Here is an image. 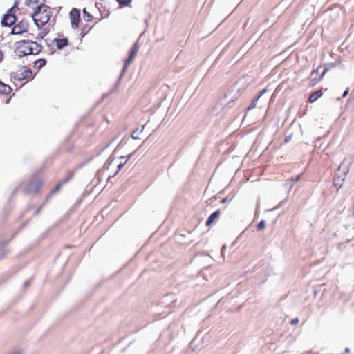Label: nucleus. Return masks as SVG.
Masks as SVG:
<instances>
[{"label": "nucleus", "mask_w": 354, "mask_h": 354, "mask_svg": "<svg viewBox=\"0 0 354 354\" xmlns=\"http://www.w3.org/2000/svg\"><path fill=\"white\" fill-rule=\"evenodd\" d=\"M227 198H225L222 199L221 203H226V202H227Z\"/></svg>", "instance_id": "c756f323"}, {"label": "nucleus", "mask_w": 354, "mask_h": 354, "mask_svg": "<svg viewBox=\"0 0 354 354\" xmlns=\"http://www.w3.org/2000/svg\"><path fill=\"white\" fill-rule=\"evenodd\" d=\"M298 322H299L298 318H295V319H292V321H291V324L293 325L297 324Z\"/></svg>", "instance_id": "5701e85b"}, {"label": "nucleus", "mask_w": 354, "mask_h": 354, "mask_svg": "<svg viewBox=\"0 0 354 354\" xmlns=\"http://www.w3.org/2000/svg\"><path fill=\"white\" fill-rule=\"evenodd\" d=\"M265 227H266V221H265L264 220L261 221L258 223V225H257V228H258L259 230H263V229H264V228H265Z\"/></svg>", "instance_id": "aec40b11"}, {"label": "nucleus", "mask_w": 354, "mask_h": 354, "mask_svg": "<svg viewBox=\"0 0 354 354\" xmlns=\"http://www.w3.org/2000/svg\"><path fill=\"white\" fill-rule=\"evenodd\" d=\"M348 171V165L346 162L343 161L339 166L337 174H336L333 181V185L337 189H339L342 187L346 176Z\"/></svg>", "instance_id": "7ed1b4c3"}, {"label": "nucleus", "mask_w": 354, "mask_h": 354, "mask_svg": "<svg viewBox=\"0 0 354 354\" xmlns=\"http://www.w3.org/2000/svg\"><path fill=\"white\" fill-rule=\"evenodd\" d=\"M144 128H145V126H142V129H143ZM142 130L140 131V132H142Z\"/></svg>", "instance_id": "c9c22d12"}, {"label": "nucleus", "mask_w": 354, "mask_h": 354, "mask_svg": "<svg viewBox=\"0 0 354 354\" xmlns=\"http://www.w3.org/2000/svg\"><path fill=\"white\" fill-rule=\"evenodd\" d=\"M313 354H319V353H313Z\"/></svg>", "instance_id": "e433bc0d"}, {"label": "nucleus", "mask_w": 354, "mask_h": 354, "mask_svg": "<svg viewBox=\"0 0 354 354\" xmlns=\"http://www.w3.org/2000/svg\"><path fill=\"white\" fill-rule=\"evenodd\" d=\"M46 64V60L44 59H39L35 62L34 67L40 69Z\"/></svg>", "instance_id": "2eb2a0df"}, {"label": "nucleus", "mask_w": 354, "mask_h": 354, "mask_svg": "<svg viewBox=\"0 0 354 354\" xmlns=\"http://www.w3.org/2000/svg\"><path fill=\"white\" fill-rule=\"evenodd\" d=\"M225 245H223L222 248V250H221L222 253L223 252V250H225Z\"/></svg>", "instance_id": "473e14b6"}, {"label": "nucleus", "mask_w": 354, "mask_h": 354, "mask_svg": "<svg viewBox=\"0 0 354 354\" xmlns=\"http://www.w3.org/2000/svg\"><path fill=\"white\" fill-rule=\"evenodd\" d=\"M348 93H349V90H348V88H347V89H346V90L343 93V94H342V97H346V96L348 95Z\"/></svg>", "instance_id": "393cba45"}, {"label": "nucleus", "mask_w": 354, "mask_h": 354, "mask_svg": "<svg viewBox=\"0 0 354 354\" xmlns=\"http://www.w3.org/2000/svg\"><path fill=\"white\" fill-rule=\"evenodd\" d=\"M308 353H312L311 351H308Z\"/></svg>", "instance_id": "f704fd0d"}, {"label": "nucleus", "mask_w": 354, "mask_h": 354, "mask_svg": "<svg viewBox=\"0 0 354 354\" xmlns=\"http://www.w3.org/2000/svg\"><path fill=\"white\" fill-rule=\"evenodd\" d=\"M124 165V163H120L118 166V171H116L118 172Z\"/></svg>", "instance_id": "4be33fe9"}, {"label": "nucleus", "mask_w": 354, "mask_h": 354, "mask_svg": "<svg viewBox=\"0 0 354 354\" xmlns=\"http://www.w3.org/2000/svg\"><path fill=\"white\" fill-rule=\"evenodd\" d=\"M41 46L35 41H23L19 43L17 48V54L19 57H23L29 55H37L41 50Z\"/></svg>", "instance_id": "f03ea898"}, {"label": "nucleus", "mask_w": 354, "mask_h": 354, "mask_svg": "<svg viewBox=\"0 0 354 354\" xmlns=\"http://www.w3.org/2000/svg\"><path fill=\"white\" fill-rule=\"evenodd\" d=\"M322 95V92L321 90L316 91L313 92L309 97L310 102H315L318 98H319Z\"/></svg>", "instance_id": "ddd939ff"}, {"label": "nucleus", "mask_w": 354, "mask_h": 354, "mask_svg": "<svg viewBox=\"0 0 354 354\" xmlns=\"http://www.w3.org/2000/svg\"><path fill=\"white\" fill-rule=\"evenodd\" d=\"M220 215V212L218 210L215 211L213 212L207 218L206 221V225L209 226L210 225L215 219H216Z\"/></svg>", "instance_id": "f8f14e48"}, {"label": "nucleus", "mask_w": 354, "mask_h": 354, "mask_svg": "<svg viewBox=\"0 0 354 354\" xmlns=\"http://www.w3.org/2000/svg\"><path fill=\"white\" fill-rule=\"evenodd\" d=\"M31 17L37 26H43L51 17L50 8L48 6L41 3L36 6Z\"/></svg>", "instance_id": "f257e3e1"}, {"label": "nucleus", "mask_w": 354, "mask_h": 354, "mask_svg": "<svg viewBox=\"0 0 354 354\" xmlns=\"http://www.w3.org/2000/svg\"><path fill=\"white\" fill-rule=\"evenodd\" d=\"M139 133L140 132L138 131V130L134 131L131 135L132 138L134 140L139 139V137H138Z\"/></svg>", "instance_id": "412c9836"}, {"label": "nucleus", "mask_w": 354, "mask_h": 354, "mask_svg": "<svg viewBox=\"0 0 354 354\" xmlns=\"http://www.w3.org/2000/svg\"><path fill=\"white\" fill-rule=\"evenodd\" d=\"M40 0H25V4L28 6H31L33 9H35V8H34L33 6L35 5L38 6L37 3Z\"/></svg>", "instance_id": "f3484780"}, {"label": "nucleus", "mask_w": 354, "mask_h": 354, "mask_svg": "<svg viewBox=\"0 0 354 354\" xmlns=\"http://www.w3.org/2000/svg\"><path fill=\"white\" fill-rule=\"evenodd\" d=\"M17 10V3H15L12 8L7 10L6 13L3 15L1 19V25L3 26L10 27L15 23L17 21L16 12Z\"/></svg>", "instance_id": "20e7f679"}, {"label": "nucleus", "mask_w": 354, "mask_h": 354, "mask_svg": "<svg viewBox=\"0 0 354 354\" xmlns=\"http://www.w3.org/2000/svg\"><path fill=\"white\" fill-rule=\"evenodd\" d=\"M21 75L20 78L21 79L29 78L32 76V71L30 69H26L21 73Z\"/></svg>", "instance_id": "dca6fc26"}, {"label": "nucleus", "mask_w": 354, "mask_h": 354, "mask_svg": "<svg viewBox=\"0 0 354 354\" xmlns=\"http://www.w3.org/2000/svg\"><path fill=\"white\" fill-rule=\"evenodd\" d=\"M61 186V184L60 185H58L57 187V189H58L59 188V187Z\"/></svg>", "instance_id": "72a5a7b5"}, {"label": "nucleus", "mask_w": 354, "mask_h": 354, "mask_svg": "<svg viewBox=\"0 0 354 354\" xmlns=\"http://www.w3.org/2000/svg\"><path fill=\"white\" fill-rule=\"evenodd\" d=\"M138 52V47L136 44H135L132 48V50L129 54V57L125 60L124 66L122 70V72L121 73V76L123 75L124 71L127 70L128 66L130 65V64L132 62L133 59H134V57Z\"/></svg>", "instance_id": "0eeeda50"}, {"label": "nucleus", "mask_w": 354, "mask_h": 354, "mask_svg": "<svg viewBox=\"0 0 354 354\" xmlns=\"http://www.w3.org/2000/svg\"><path fill=\"white\" fill-rule=\"evenodd\" d=\"M239 89L236 86H233L227 93L225 95L226 97H229L231 101L236 100L239 94L238 93Z\"/></svg>", "instance_id": "1a4fd4ad"}, {"label": "nucleus", "mask_w": 354, "mask_h": 354, "mask_svg": "<svg viewBox=\"0 0 354 354\" xmlns=\"http://www.w3.org/2000/svg\"><path fill=\"white\" fill-rule=\"evenodd\" d=\"M83 12H84V14L85 15H87V16H88V17H91V15H89V14L86 11V10H85V9L83 10Z\"/></svg>", "instance_id": "c85d7f7f"}, {"label": "nucleus", "mask_w": 354, "mask_h": 354, "mask_svg": "<svg viewBox=\"0 0 354 354\" xmlns=\"http://www.w3.org/2000/svg\"><path fill=\"white\" fill-rule=\"evenodd\" d=\"M11 91L12 89L9 85L0 81V94L8 95L11 92Z\"/></svg>", "instance_id": "9b49d317"}, {"label": "nucleus", "mask_w": 354, "mask_h": 354, "mask_svg": "<svg viewBox=\"0 0 354 354\" xmlns=\"http://www.w3.org/2000/svg\"><path fill=\"white\" fill-rule=\"evenodd\" d=\"M54 41L58 49H62L68 45V40L66 38L55 39Z\"/></svg>", "instance_id": "9d476101"}, {"label": "nucleus", "mask_w": 354, "mask_h": 354, "mask_svg": "<svg viewBox=\"0 0 354 354\" xmlns=\"http://www.w3.org/2000/svg\"><path fill=\"white\" fill-rule=\"evenodd\" d=\"M70 19L71 22V26L73 28H77L78 27L79 21L80 19V14L79 10L76 8H73L70 12Z\"/></svg>", "instance_id": "423d86ee"}, {"label": "nucleus", "mask_w": 354, "mask_h": 354, "mask_svg": "<svg viewBox=\"0 0 354 354\" xmlns=\"http://www.w3.org/2000/svg\"><path fill=\"white\" fill-rule=\"evenodd\" d=\"M259 99V96H257L251 103L250 106L248 108V110L254 109L257 104V101Z\"/></svg>", "instance_id": "a211bd4d"}, {"label": "nucleus", "mask_w": 354, "mask_h": 354, "mask_svg": "<svg viewBox=\"0 0 354 354\" xmlns=\"http://www.w3.org/2000/svg\"><path fill=\"white\" fill-rule=\"evenodd\" d=\"M291 139H292V136H286L285 138L284 141H285V142H288L289 141L291 140Z\"/></svg>", "instance_id": "b1692460"}, {"label": "nucleus", "mask_w": 354, "mask_h": 354, "mask_svg": "<svg viewBox=\"0 0 354 354\" xmlns=\"http://www.w3.org/2000/svg\"><path fill=\"white\" fill-rule=\"evenodd\" d=\"M2 57H3V54H2L1 51L0 50V62L2 59Z\"/></svg>", "instance_id": "7c9ffc66"}, {"label": "nucleus", "mask_w": 354, "mask_h": 354, "mask_svg": "<svg viewBox=\"0 0 354 354\" xmlns=\"http://www.w3.org/2000/svg\"><path fill=\"white\" fill-rule=\"evenodd\" d=\"M117 1L121 6H128L131 2V0H117Z\"/></svg>", "instance_id": "6ab92c4d"}, {"label": "nucleus", "mask_w": 354, "mask_h": 354, "mask_svg": "<svg viewBox=\"0 0 354 354\" xmlns=\"http://www.w3.org/2000/svg\"><path fill=\"white\" fill-rule=\"evenodd\" d=\"M28 27L29 24L27 20H21L13 26L12 29V33L14 35L21 34L23 32H27Z\"/></svg>", "instance_id": "39448f33"}, {"label": "nucleus", "mask_w": 354, "mask_h": 354, "mask_svg": "<svg viewBox=\"0 0 354 354\" xmlns=\"http://www.w3.org/2000/svg\"><path fill=\"white\" fill-rule=\"evenodd\" d=\"M108 162H109V165L107 166V169L109 168V165L111 164V162H113V160L111 159V158H109L108 160Z\"/></svg>", "instance_id": "cd10ccee"}, {"label": "nucleus", "mask_w": 354, "mask_h": 354, "mask_svg": "<svg viewBox=\"0 0 354 354\" xmlns=\"http://www.w3.org/2000/svg\"><path fill=\"white\" fill-rule=\"evenodd\" d=\"M131 156V154H129V156H120V158L123 159V158H127L126 161L128 160L130 157Z\"/></svg>", "instance_id": "bb28decb"}, {"label": "nucleus", "mask_w": 354, "mask_h": 354, "mask_svg": "<svg viewBox=\"0 0 354 354\" xmlns=\"http://www.w3.org/2000/svg\"><path fill=\"white\" fill-rule=\"evenodd\" d=\"M301 175H297L295 178H291L288 180L285 184V186H289V190L288 192L292 188L295 183L297 182L300 178Z\"/></svg>", "instance_id": "4468645a"}, {"label": "nucleus", "mask_w": 354, "mask_h": 354, "mask_svg": "<svg viewBox=\"0 0 354 354\" xmlns=\"http://www.w3.org/2000/svg\"><path fill=\"white\" fill-rule=\"evenodd\" d=\"M349 351H349V348H346L345 349V353H348Z\"/></svg>", "instance_id": "2f4dec72"}, {"label": "nucleus", "mask_w": 354, "mask_h": 354, "mask_svg": "<svg viewBox=\"0 0 354 354\" xmlns=\"http://www.w3.org/2000/svg\"><path fill=\"white\" fill-rule=\"evenodd\" d=\"M319 68H317L316 70H313L310 75V80L311 82H314L313 84H315L317 82L320 81L327 71V68H324L320 75L319 77H317L319 73Z\"/></svg>", "instance_id": "6e6552de"}, {"label": "nucleus", "mask_w": 354, "mask_h": 354, "mask_svg": "<svg viewBox=\"0 0 354 354\" xmlns=\"http://www.w3.org/2000/svg\"><path fill=\"white\" fill-rule=\"evenodd\" d=\"M266 92V89H263L262 91H260L259 93V95L258 96H259V98Z\"/></svg>", "instance_id": "a878e982"}]
</instances>
